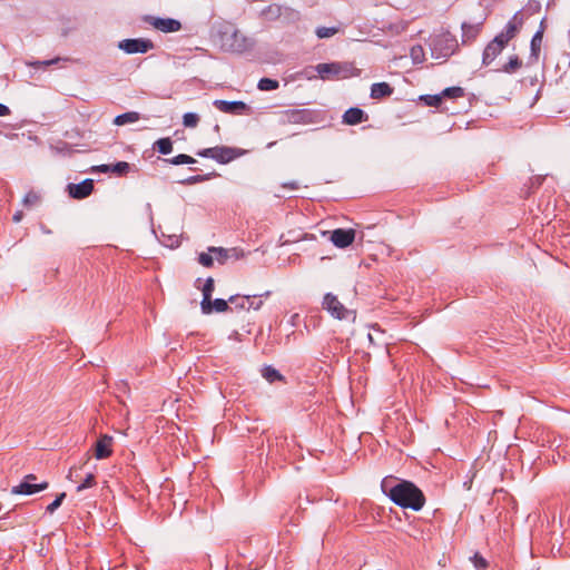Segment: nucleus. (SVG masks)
<instances>
[{
	"mask_svg": "<svg viewBox=\"0 0 570 570\" xmlns=\"http://www.w3.org/2000/svg\"><path fill=\"white\" fill-rule=\"evenodd\" d=\"M381 488L393 503L403 509L420 511L425 504L422 490L411 481L390 475L382 480Z\"/></svg>",
	"mask_w": 570,
	"mask_h": 570,
	"instance_id": "obj_1",
	"label": "nucleus"
},
{
	"mask_svg": "<svg viewBox=\"0 0 570 570\" xmlns=\"http://www.w3.org/2000/svg\"><path fill=\"white\" fill-rule=\"evenodd\" d=\"M315 69L323 80H340L357 76V69L351 62L318 63Z\"/></svg>",
	"mask_w": 570,
	"mask_h": 570,
	"instance_id": "obj_2",
	"label": "nucleus"
},
{
	"mask_svg": "<svg viewBox=\"0 0 570 570\" xmlns=\"http://www.w3.org/2000/svg\"><path fill=\"white\" fill-rule=\"evenodd\" d=\"M430 48L435 59H445L455 52L458 41L450 32H443L431 38Z\"/></svg>",
	"mask_w": 570,
	"mask_h": 570,
	"instance_id": "obj_3",
	"label": "nucleus"
},
{
	"mask_svg": "<svg viewBox=\"0 0 570 570\" xmlns=\"http://www.w3.org/2000/svg\"><path fill=\"white\" fill-rule=\"evenodd\" d=\"M243 154H244V151H242L237 148L227 147V146H216V147L205 148L197 153V155L200 157L212 158L220 164H227V163L236 159L237 157L242 156Z\"/></svg>",
	"mask_w": 570,
	"mask_h": 570,
	"instance_id": "obj_4",
	"label": "nucleus"
},
{
	"mask_svg": "<svg viewBox=\"0 0 570 570\" xmlns=\"http://www.w3.org/2000/svg\"><path fill=\"white\" fill-rule=\"evenodd\" d=\"M323 308L325 311H327L333 317L337 318V320H352L354 321L355 320V312L352 311V309H348L346 308L340 301L338 298L331 294V293H327L325 296H324V299H323Z\"/></svg>",
	"mask_w": 570,
	"mask_h": 570,
	"instance_id": "obj_5",
	"label": "nucleus"
},
{
	"mask_svg": "<svg viewBox=\"0 0 570 570\" xmlns=\"http://www.w3.org/2000/svg\"><path fill=\"white\" fill-rule=\"evenodd\" d=\"M220 47L225 51L242 52L247 49V39L238 31L224 32L220 37Z\"/></svg>",
	"mask_w": 570,
	"mask_h": 570,
	"instance_id": "obj_6",
	"label": "nucleus"
},
{
	"mask_svg": "<svg viewBox=\"0 0 570 570\" xmlns=\"http://www.w3.org/2000/svg\"><path fill=\"white\" fill-rule=\"evenodd\" d=\"M269 292H266L265 294L263 295H244V296H240V295H233L228 298V302L234 305V307L236 309H244V311H249V309H254V311H257L262 307L263 305V301H262V297L265 296V297H268L269 296Z\"/></svg>",
	"mask_w": 570,
	"mask_h": 570,
	"instance_id": "obj_7",
	"label": "nucleus"
},
{
	"mask_svg": "<svg viewBox=\"0 0 570 570\" xmlns=\"http://www.w3.org/2000/svg\"><path fill=\"white\" fill-rule=\"evenodd\" d=\"M154 47V42L146 38L124 39L118 42V48L127 55L146 53Z\"/></svg>",
	"mask_w": 570,
	"mask_h": 570,
	"instance_id": "obj_8",
	"label": "nucleus"
},
{
	"mask_svg": "<svg viewBox=\"0 0 570 570\" xmlns=\"http://www.w3.org/2000/svg\"><path fill=\"white\" fill-rule=\"evenodd\" d=\"M36 480L37 476L35 474H27L20 484L11 489V493L30 495L48 488V482L35 483Z\"/></svg>",
	"mask_w": 570,
	"mask_h": 570,
	"instance_id": "obj_9",
	"label": "nucleus"
},
{
	"mask_svg": "<svg viewBox=\"0 0 570 570\" xmlns=\"http://www.w3.org/2000/svg\"><path fill=\"white\" fill-rule=\"evenodd\" d=\"M313 121V115L306 109H287L281 112V122L305 125Z\"/></svg>",
	"mask_w": 570,
	"mask_h": 570,
	"instance_id": "obj_10",
	"label": "nucleus"
},
{
	"mask_svg": "<svg viewBox=\"0 0 570 570\" xmlns=\"http://www.w3.org/2000/svg\"><path fill=\"white\" fill-rule=\"evenodd\" d=\"M145 21L156 30L165 33L177 32L181 29L180 21L173 18L148 16L145 18Z\"/></svg>",
	"mask_w": 570,
	"mask_h": 570,
	"instance_id": "obj_11",
	"label": "nucleus"
},
{
	"mask_svg": "<svg viewBox=\"0 0 570 570\" xmlns=\"http://www.w3.org/2000/svg\"><path fill=\"white\" fill-rule=\"evenodd\" d=\"M331 242L338 248H345L350 246L355 239V230L337 228L331 232Z\"/></svg>",
	"mask_w": 570,
	"mask_h": 570,
	"instance_id": "obj_12",
	"label": "nucleus"
},
{
	"mask_svg": "<svg viewBox=\"0 0 570 570\" xmlns=\"http://www.w3.org/2000/svg\"><path fill=\"white\" fill-rule=\"evenodd\" d=\"M507 43H504L501 38H495L488 43L483 51L482 62L483 65H490L504 49Z\"/></svg>",
	"mask_w": 570,
	"mask_h": 570,
	"instance_id": "obj_13",
	"label": "nucleus"
},
{
	"mask_svg": "<svg viewBox=\"0 0 570 570\" xmlns=\"http://www.w3.org/2000/svg\"><path fill=\"white\" fill-rule=\"evenodd\" d=\"M94 190V180L85 179L80 184H69L68 193L75 199H82L88 197Z\"/></svg>",
	"mask_w": 570,
	"mask_h": 570,
	"instance_id": "obj_14",
	"label": "nucleus"
},
{
	"mask_svg": "<svg viewBox=\"0 0 570 570\" xmlns=\"http://www.w3.org/2000/svg\"><path fill=\"white\" fill-rule=\"evenodd\" d=\"M112 453V438L102 435L98 439L95 445V458L98 460L106 459Z\"/></svg>",
	"mask_w": 570,
	"mask_h": 570,
	"instance_id": "obj_15",
	"label": "nucleus"
},
{
	"mask_svg": "<svg viewBox=\"0 0 570 570\" xmlns=\"http://www.w3.org/2000/svg\"><path fill=\"white\" fill-rule=\"evenodd\" d=\"M367 119L368 116L365 114V111L356 107L347 109L342 117L343 124L350 126L358 125L366 121Z\"/></svg>",
	"mask_w": 570,
	"mask_h": 570,
	"instance_id": "obj_16",
	"label": "nucleus"
},
{
	"mask_svg": "<svg viewBox=\"0 0 570 570\" xmlns=\"http://www.w3.org/2000/svg\"><path fill=\"white\" fill-rule=\"evenodd\" d=\"M214 106L225 114H242L247 109L246 104L243 101L215 100Z\"/></svg>",
	"mask_w": 570,
	"mask_h": 570,
	"instance_id": "obj_17",
	"label": "nucleus"
},
{
	"mask_svg": "<svg viewBox=\"0 0 570 570\" xmlns=\"http://www.w3.org/2000/svg\"><path fill=\"white\" fill-rule=\"evenodd\" d=\"M202 292H203V301L200 303L202 312L204 314H210L212 313V294L214 292V279L212 277H208L205 281Z\"/></svg>",
	"mask_w": 570,
	"mask_h": 570,
	"instance_id": "obj_18",
	"label": "nucleus"
},
{
	"mask_svg": "<svg viewBox=\"0 0 570 570\" xmlns=\"http://www.w3.org/2000/svg\"><path fill=\"white\" fill-rule=\"evenodd\" d=\"M393 94V88L387 82H376L371 87V98L381 99Z\"/></svg>",
	"mask_w": 570,
	"mask_h": 570,
	"instance_id": "obj_19",
	"label": "nucleus"
},
{
	"mask_svg": "<svg viewBox=\"0 0 570 570\" xmlns=\"http://www.w3.org/2000/svg\"><path fill=\"white\" fill-rule=\"evenodd\" d=\"M481 31V23L471 24L464 22L462 24V40L463 42L473 41Z\"/></svg>",
	"mask_w": 570,
	"mask_h": 570,
	"instance_id": "obj_20",
	"label": "nucleus"
},
{
	"mask_svg": "<svg viewBox=\"0 0 570 570\" xmlns=\"http://www.w3.org/2000/svg\"><path fill=\"white\" fill-rule=\"evenodd\" d=\"M515 20H517V16H514V18L508 22L504 30L497 36L498 38H501V40L507 45L511 39H513L515 37V35L518 32V24H517Z\"/></svg>",
	"mask_w": 570,
	"mask_h": 570,
	"instance_id": "obj_21",
	"label": "nucleus"
},
{
	"mask_svg": "<svg viewBox=\"0 0 570 570\" xmlns=\"http://www.w3.org/2000/svg\"><path fill=\"white\" fill-rule=\"evenodd\" d=\"M139 119H140V115L137 111H128V112L118 115L114 119V124L116 126H124V125H127V124L136 122Z\"/></svg>",
	"mask_w": 570,
	"mask_h": 570,
	"instance_id": "obj_22",
	"label": "nucleus"
},
{
	"mask_svg": "<svg viewBox=\"0 0 570 570\" xmlns=\"http://www.w3.org/2000/svg\"><path fill=\"white\" fill-rule=\"evenodd\" d=\"M154 147L161 154L168 155L173 151V141L169 137L160 138L155 144Z\"/></svg>",
	"mask_w": 570,
	"mask_h": 570,
	"instance_id": "obj_23",
	"label": "nucleus"
},
{
	"mask_svg": "<svg viewBox=\"0 0 570 570\" xmlns=\"http://www.w3.org/2000/svg\"><path fill=\"white\" fill-rule=\"evenodd\" d=\"M263 377L269 383H274L276 381H281L283 379L282 374L272 366H266L262 371Z\"/></svg>",
	"mask_w": 570,
	"mask_h": 570,
	"instance_id": "obj_24",
	"label": "nucleus"
},
{
	"mask_svg": "<svg viewBox=\"0 0 570 570\" xmlns=\"http://www.w3.org/2000/svg\"><path fill=\"white\" fill-rule=\"evenodd\" d=\"M278 81L271 78H262L257 85L258 89L262 91L275 90L278 88Z\"/></svg>",
	"mask_w": 570,
	"mask_h": 570,
	"instance_id": "obj_25",
	"label": "nucleus"
},
{
	"mask_svg": "<svg viewBox=\"0 0 570 570\" xmlns=\"http://www.w3.org/2000/svg\"><path fill=\"white\" fill-rule=\"evenodd\" d=\"M443 98L456 99L464 96V90L461 87H450L442 91Z\"/></svg>",
	"mask_w": 570,
	"mask_h": 570,
	"instance_id": "obj_26",
	"label": "nucleus"
},
{
	"mask_svg": "<svg viewBox=\"0 0 570 570\" xmlns=\"http://www.w3.org/2000/svg\"><path fill=\"white\" fill-rule=\"evenodd\" d=\"M337 32H338V28H336V27H318L315 30V33L320 39L331 38V37L335 36Z\"/></svg>",
	"mask_w": 570,
	"mask_h": 570,
	"instance_id": "obj_27",
	"label": "nucleus"
},
{
	"mask_svg": "<svg viewBox=\"0 0 570 570\" xmlns=\"http://www.w3.org/2000/svg\"><path fill=\"white\" fill-rule=\"evenodd\" d=\"M166 163H169L171 165H183V164H194L196 160L185 154L177 155L173 158L165 159Z\"/></svg>",
	"mask_w": 570,
	"mask_h": 570,
	"instance_id": "obj_28",
	"label": "nucleus"
},
{
	"mask_svg": "<svg viewBox=\"0 0 570 570\" xmlns=\"http://www.w3.org/2000/svg\"><path fill=\"white\" fill-rule=\"evenodd\" d=\"M199 122V116L194 112H187L183 117V124L187 128H195Z\"/></svg>",
	"mask_w": 570,
	"mask_h": 570,
	"instance_id": "obj_29",
	"label": "nucleus"
},
{
	"mask_svg": "<svg viewBox=\"0 0 570 570\" xmlns=\"http://www.w3.org/2000/svg\"><path fill=\"white\" fill-rule=\"evenodd\" d=\"M228 301L223 298H216L212 301V312L215 311L217 313L227 312L229 309Z\"/></svg>",
	"mask_w": 570,
	"mask_h": 570,
	"instance_id": "obj_30",
	"label": "nucleus"
},
{
	"mask_svg": "<svg viewBox=\"0 0 570 570\" xmlns=\"http://www.w3.org/2000/svg\"><path fill=\"white\" fill-rule=\"evenodd\" d=\"M421 99L431 107H439L443 100L442 92L440 95H426L422 96Z\"/></svg>",
	"mask_w": 570,
	"mask_h": 570,
	"instance_id": "obj_31",
	"label": "nucleus"
},
{
	"mask_svg": "<svg viewBox=\"0 0 570 570\" xmlns=\"http://www.w3.org/2000/svg\"><path fill=\"white\" fill-rule=\"evenodd\" d=\"M410 56L414 63H421L424 60V50L421 46L411 48Z\"/></svg>",
	"mask_w": 570,
	"mask_h": 570,
	"instance_id": "obj_32",
	"label": "nucleus"
},
{
	"mask_svg": "<svg viewBox=\"0 0 570 570\" xmlns=\"http://www.w3.org/2000/svg\"><path fill=\"white\" fill-rule=\"evenodd\" d=\"M130 165L127 161H118L115 165H111V173L118 176H122L128 173Z\"/></svg>",
	"mask_w": 570,
	"mask_h": 570,
	"instance_id": "obj_33",
	"label": "nucleus"
},
{
	"mask_svg": "<svg viewBox=\"0 0 570 570\" xmlns=\"http://www.w3.org/2000/svg\"><path fill=\"white\" fill-rule=\"evenodd\" d=\"M40 202V196L35 191H29L23 198V205L27 207L35 206Z\"/></svg>",
	"mask_w": 570,
	"mask_h": 570,
	"instance_id": "obj_34",
	"label": "nucleus"
},
{
	"mask_svg": "<svg viewBox=\"0 0 570 570\" xmlns=\"http://www.w3.org/2000/svg\"><path fill=\"white\" fill-rule=\"evenodd\" d=\"M96 483V479H95V475L92 473H89L87 474V476L85 478L83 482H81L78 487H77V491L80 492L85 489H88V488H91L94 487Z\"/></svg>",
	"mask_w": 570,
	"mask_h": 570,
	"instance_id": "obj_35",
	"label": "nucleus"
},
{
	"mask_svg": "<svg viewBox=\"0 0 570 570\" xmlns=\"http://www.w3.org/2000/svg\"><path fill=\"white\" fill-rule=\"evenodd\" d=\"M520 67H521V61L517 56H514V57H511L509 62L504 66V71L513 72L517 69H519Z\"/></svg>",
	"mask_w": 570,
	"mask_h": 570,
	"instance_id": "obj_36",
	"label": "nucleus"
},
{
	"mask_svg": "<svg viewBox=\"0 0 570 570\" xmlns=\"http://www.w3.org/2000/svg\"><path fill=\"white\" fill-rule=\"evenodd\" d=\"M474 567L476 570H485V568L488 567V562L487 560L479 553H475L472 558H471Z\"/></svg>",
	"mask_w": 570,
	"mask_h": 570,
	"instance_id": "obj_37",
	"label": "nucleus"
},
{
	"mask_svg": "<svg viewBox=\"0 0 570 570\" xmlns=\"http://www.w3.org/2000/svg\"><path fill=\"white\" fill-rule=\"evenodd\" d=\"M542 41V33L540 31H538L532 40H531V50L533 52L534 56H538V51L540 50V43Z\"/></svg>",
	"mask_w": 570,
	"mask_h": 570,
	"instance_id": "obj_38",
	"label": "nucleus"
},
{
	"mask_svg": "<svg viewBox=\"0 0 570 570\" xmlns=\"http://www.w3.org/2000/svg\"><path fill=\"white\" fill-rule=\"evenodd\" d=\"M210 253H214L215 254V258L219 262V263H224L227 258V250L224 249V248H218V247H210L208 249Z\"/></svg>",
	"mask_w": 570,
	"mask_h": 570,
	"instance_id": "obj_39",
	"label": "nucleus"
},
{
	"mask_svg": "<svg viewBox=\"0 0 570 570\" xmlns=\"http://www.w3.org/2000/svg\"><path fill=\"white\" fill-rule=\"evenodd\" d=\"M66 494L65 493H61L60 495H58L48 507H47V512L49 513H53L62 503L63 499H65Z\"/></svg>",
	"mask_w": 570,
	"mask_h": 570,
	"instance_id": "obj_40",
	"label": "nucleus"
},
{
	"mask_svg": "<svg viewBox=\"0 0 570 570\" xmlns=\"http://www.w3.org/2000/svg\"><path fill=\"white\" fill-rule=\"evenodd\" d=\"M199 264H202L205 267H210L214 262V257L209 253H200L198 257Z\"/></svg>",
	"mask_w": 570,
	"mask_h": 570,
	"instance_id": "obj_41",
	"label": "nucleus"
},
{
	"mask_svg": "<svg viewBox=\"0 0 570 570\" xmlns=\"http://www.w3.org/2000/svg\"><path fill=\"white\" fill-rule=\"evenodd\" d=\"M206 179H207V176L196 175V176H191V177H188V178L181 180L180 184H183V185H194V184H197V183L205 181Z\"/></svg>",
	"mask_w": 570,
	"mask_h": 570,
	"instance_id": "obj_42",
	"label": "nucleus"
},
{
	"mask_svg": "<svg viewBox=\"0 0 570 570\" xmlns=\"http://www.w3.org/2000/svg\"><path fill=\"white\" fill-rule=\"evenodd\" d=\"M282 11V8L277 4H273L268 7V13L273 16H279Z\"/></svg>",
	"mask_w": 570,
	"mask_h": 570,
	"instance_id": "obj_43",
	"label": "nucleus"
},
{
	"mask_svg": "<svg viewBox=\"0 0 570 570\" xmlns=\"http://www.w3.org/2000/svg\"><path fill=\"white\" fill-rule=\"evenodd\" d=\"M96 170L99 173H111V165H100L96 167Z\"/></svg>",
	"mask_w": 570,
	"mask_h": 570,
	"instance_id": "obj_44",
	"label": "nucleus"
},
{
	"mask_svg": "<svg viewBox=\"0 0 570 570\" xmlns=\"http://www.w3.org/2000/svg\"><path fill=\"white\" fill-rule=\"evenodd\" d=\"M10 114V109L3 105L0 104V117L8 116Z\"/></svg>",
	"mask_w": 570,
	"mask_h": 570,
	"instance_id": "obj_45",
	"label": "nucleus"
},
{
	"mask_svg": "<svg viewBox=\"0 0 570 570\" xmlns=\"http://www.w3.org/2000/svg\"><path fill=\"white\" fill-rule=\"evenodd\" d=\"M57 60H46V61H37L32 63V66H50L55 63Z\"/></svg>",
	"mask_w": 570,
	"mask_h": 570,
	"instance_id": "obj_46",
	"label": "nucleus"
},
{
	"mask_svg": "<svg viewBox=\"0 0 570 570\" xmlns=\"http://www.w3.org/2000/svg\"><path fill=\"white\" fill-rule=\"evenodd\" d=\"M22 217H23V213L21 210H18L13 215L12 219H13L14 223H19L22 219Z\"/></svg>",
	"mask_w": 570,
	"mask_h": 570,
	"instance_id": "obj_47",
	"label": "nucleus"
},
{
	"mask_svg": "<svg viewBox=\"0 0 570 570\" xmlns=\"http://www.w3.org/2000/svg\"><path fill=\"white\" fill-rule=\"evenodd\" d=\"M284 186L287 187V184L284 185ZM288 187L292 188V189H295L297 186H296L295 183H291V184H288Z\"/></svg>",
	"mask_w": 570,
	"mask_h": 570,
	"instance_id": "obj_48",
	"label": "nucleus"
}]
</instances>
